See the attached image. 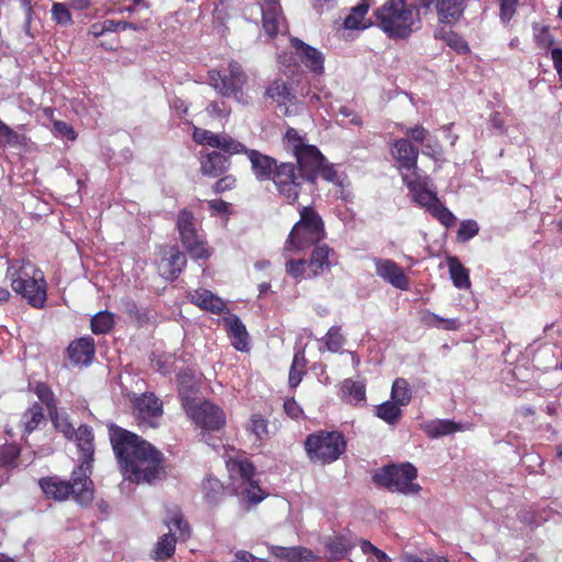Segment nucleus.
Masks as SVG:
<instances>
[{"label": "nucleus", "instance_id": "nucleus-42", "mask_svg": "<svg viewBox=\"0 0 562 562\" xmlns=\"http://www.w3.org/2000/svg\"><path fill=\"white\" fill-rule=\"evenodd\" d=\"M400 404H396L393 400L386 401L376 407V416L384 422L393 425L401 417Z\"/></svg>", "mask_w": 562, "mask_h": 562}, {"label": "nucleus", "instance_id": "nucleus-18", "mask_svg": "<svg viewBox=\"0 0 562 562\" xmlns=\"http://www.w3.org/2000/svg\"><path fill=\"white\" fill-rule=\"evenodd\" d=\"M194 140L214 148H220L228 155L240 154L245 146L227 134H215L207 130L196 128L193 133Z\"/></svg>", "mask_w": 562, "mask_h": 562}, {"label": "nucleus", "instance_id": "nucleus-54", "mask_svg": "<svg viewBox=\"0 0 562 562\" xmlns=\"http://www.w3.org/2000/svg\"><path fill=\"white\" fill-rule=\"evenodd\" d=\"M249 430L258 440H263L268 436L267 422L259 415H254L250 419Z\"/></svg>", "mask_w": 562, "mask_h": 562}, {"label": "nucleus", "instance_id": "nucleus-20", "mask_svg": "<svg viewBox=\"0 0 562 562\" xmlns=\"http://www.w3.org/2000/svg\"><path fill=\"white\" fill-rule=\"evenodd\" d=\"M375 273L396 289L407 290L409 286L408 278L403 269L391 259L374 258Z\"/></svg>", "mask_w": 562, "mask_h": 562}, {"label": "nucleus", "instance_id": "nucleus-33", "mask_svg": "<svg viewBox=\"0 0 562 562\" xmlns=\"http://www.w3.org/2000/svg\"><path fill=\"white\" fill-rule=\"evenodd\" d=\"M323 543L333 559H340L352 549L351 541L345 536L326 537Z\"/></svg>", "mask_w": 562, "mask_h": 562}, {"label": "nucleus", "instance_id": "nucleus-27", "mask_svg": "<svg viewBox=\"0 0 562 562\" xmlns=\"http://www.w3.org/2000/svg\"><path fill=\"white\" fill-rule=\"evenodd\" d=\"M268 549L274 557L289 562H311L317 559V555L312 550L304 547L269 546Z\"/></svg>", "mask_w": 562, "mask_h": 562}, {"label": "nucleus", "instance_id": "nucleus-16", "mask_svg": "<svg viewBox=\"0 0 562 562\" xmlns=\"http://www.w3.org/2000/svg\"><path fill=\"white\" fill-rule=\"evenodd\" d=\"M404 183L413 194V200L431 212L440 203L436 192L431 190L428 177L422 175L404 173Z\"/></svg>", "mask_w": 562, "mask_h": 562}, {"label": "nucleus", "instance_id": "nucleus-56", "mask_svg": "<svg viewBox=\"0 0 562 562\" xmlns=\"http://www.w3.org/2000/svg\"><path fill=\"white\" fill-rule=\"evenodd\" d=\"M308 262L303 259L299 260H289L285 263V271L289 276H291L294 279H300L303 277L305 271V266Z\"/></svg>", "mask_w": 562, "mask_h": 562}, {"label": "nucleus", "instance_id": "nucleus-2", "mask_svg": "<svg viewBox=\"0 0 562 562\" xmlns=\"http://www.w3.org/2000/svg\"><path fill=\"white\" fill-rule=\"evenodd\" d=\"M379 27L392 38H407L422 27L416 5L405 0H389L375 11Z\"/></svg>", "mask_w": 562, "mask_h": 562}, {"label": "nucleus", "instance_id": "nucleus-23", "mask_svg": "<svg viewBox=\"0 0 562 562\" xmlns=\"http://www.w3.org/2000/svg\"><path fill=\"white\" fill-rule=\"evenodd\" d=\"M248 156L251 164V170L259 181L270 180L278 168L277 160L268 155H263L255 149H246L243 151Z\"/></svg>", "mask_w": 562, "mask_h": 562}, {"label": "nucleus", "instance_id": "nucleus-14", "mask_svg": "<svg viewBox=\"0 0 562 562\" xmlns=\"http://www.w3.org/2000/svg\"><path fill=\"white\" fill-rule=\"evenodd\" d=\"M301 179V173L295 172V166L292 162H281L270 180L273 181L279 194L293 204L299 198Z\"/></svg>", "mask_w": 562, "mask_h": 562}, {"label": "nucleus", "instance_id": "nucleus-52", "mask_svg": "<svg viewBox=\"0 0 562 562\" xmlns=\"http://www.w3.org/2000/svg\"><path fill=\"white\" fill-rule=\"evenodd\" d=\"M342 389L356 402L363 401L366 397V389L362 383L355 382L351 380H346L344 382Z\"/></svg>", "mask_w": 562, "mask_h": 562}, {"label": "nucleus", "instance_id": "nucleus-4", "mask_svg": "<svg viewBox=\"0 0 562 562\" xmlns=\"http://www.w3.org/2000/svg\"><path fill=\"white\" fill-rule=\"evenodd\" d=\"M41 487L46 496L64 501L72 496L80 505H88L93 498V484L86 471L75 469L71 481H60L57 477L43 479Z\"/></svg>", "mask_w": 562, "mask_h": 562}, {"label": "nucleus", "instance_id": "nucleus-28", "mask_svg": "<svg viewBox=\"0 0 562 562\" xmlns=\"http://www.w3.org/2000/svg\"><path fill=\"white\" fill-rule=\"evenodd\" d=\"M467 0H437L436 10L441 23L454 24L460 20Z\"/></svg>", "mask_w": 562, "mask_h": 562}, {"label": "nucleus", "instance_id": "nucleus-62", "mask_svg": "<svg viewBox=\"0 0 562 562\" xmlns=\"http://www.w3.org/2000/svg\"><path fill=\"white\" fill-rule=\"evenodd\" d=\"M406 135L411 137L414 142L423 144L427 140L428 131L423 126H415L406 130Z\"/></svg>", "mask_w": 562, "mask_h": 562}, {"label": "nucleus", "instance_id": "nucleus-31", "mask_svg": "<svg viewBox=\"0 0 562 562\" xmlns=\"http://www.w3.org/2000/svg\"><path fill=\"white\" fill-rule=\"evenodd\" d=\"M423 430L431 438H439L463 431L464 425L449 419H437L423 424Z\"/></svg>", "mask_w": 562, "mask_h": 562}, {"label": "nucleus", "instance_id": "nucleus-36", "mask_svg": "<svg viewBox=\"0 0 562 562\" xmlns=\"http://www.w3.org/2000/svg\"><path fill=\"white\" fill-rule=\"evenodd\" d=\"M447 262L453 284L459 289L468 288L469 276L460 260L457 257H448Z\"/></svg>", "mask_w": 562, "mask_h": 562}, {"label": "nucleus", "instance_id": "nucleus-17", "mask_svg": "<svg viewBox=\"0 0 562 562\" xmlns=\"http://www.w3.org/2000/svg\"><path fill=\"white\" fill-rule=\"evenodd\" d=\"M393 158L398 164L402 178L404 173L419 175L417 168V159L419 150L408 138H401L394 142L392 149Z\"/></svg>", "mask_w": 562, "mask_h": 562}, {"label": "nucleus", "instance_id": "nucleus-48", "mask_svg": "<svg viewBox=\"0 0 562 562\" xmlns=\"http://www.w3.org/2000/svg\"><path fill=\"white\" fill-rule=\"evenodd\" d=\"M50 418L56 429L60 431L66 438L71 439L74 437V434L76 432L74 426L68 422L67 417L57 413V408L53 411Z\"/></svg>", "mask_w": 562, "mask_h": 562}, {"label": "nucleus", "instance_id": "nucleus-57", "mask_svg": "<svg viewBox=\"0 0 562 562\" xmlns=\"http://www.w3.org/2000/svg\"><path fill=\"white\" fill-rule=\"evenodd\" d=\"M0 143L4 145H15L19 143V135L10 126L0 120Z\"/></svg>", "mask_w": 562, "mask_h": 562}, {"label": "nucleus", "instance_id": "nucleus-5", "mask_svg": "<svg viewBox=\"0 0 562 562\" xmlns=\"http://www.w3.org/2000/svg\"><path fill=\"white\" fill-rule=\"evenodd\" d=\"M305 451L313 463L329 464L346 450V440L339 431H317L307 436Z\"/></svg>", "mask_w": 562, "mask_h": 562}, {"label": "nucleus", "instance_id": "nucleus-30", "mask_svg": "<svg viewBox=\"0 0 562 562\" xmlns=\"http://www.w3.org/2000/svg\"><path fill=\"white\" fill-rule=\"evenodd\" d=\"M229 160L226 156L212 151L201 160V171L204 176L217 178L228 168Z\"/></svg>", "mask_w": 562, "mask_h": 562}, {"label": "nucleus", "instance_id": "nucleus-10", "mask_svg": "<svg viewBox=\"0 0 562 562\" xmlns=\"http://www.w3.org/2000/svg\"><path fill=\"white\" fill-rule=\"evenodd\" d=\"M247 82V75L237 61H231L227 72L209 71V85L222 97H233L239 103H247L243 87Z\"/></svg>", "mask_w": 562, "mask_h": 562}, {"label": "nucleus", "instance_id": "nucleus-45", "mask_svg": "<svg viewBox=\"0 0 562 562\" xmlns=\"http://www.w3.org/2000/svg\"><path fill=\"white\" fill-rule=\"evenodd\" d=\"M204 498L209 503H216L223 493L222 483L215 477H207L203 483Z\"/></svg>", "mask_w": 562, "mask_h": 562}, {"label": "nucleus", "instance_id": "nucleus-29", "mask_svg": "<svg viewBox=\"0 0 562 562\" xmlns=\"http://www.w3.org/2000/svg\"><path fill=\"white\" fill-rule=\"evenodd\" d=\"M190 301L202 310L220 314L225 308V302L206 289H198L189 294Z\"/></svg>", "mask_w": 562, "mask_h": 562}, {"label": "nucleus", "instance_id": "nucleus-51", "mask_svg": "<svg viewBox=\"0 0 562 562\" xmlns=\"http://www.w3.org/2000/svg\"><path fill=\"white\" fill-rule=\"evenodd\" d=\"M479 233V225L475 221H464L460 224V227L457 232V237L459 241H468L473 238Z\"/></svg>", "mask_w": 562, "mask_h": 562}, {"label": "nucleus", "instance_id": "nucleus-61", "mask_svg": "<svg viewBox=\"0 0 562 562\" xmlns=\"http://www.w3.org/2000/svg\"><path fill=\"white\" fill-rule=\"evenodd\" d=\"M54 130L58 134L65 136L67 139L74 140L77 137V134L74 131V128L68 123H66L64 121H55Z\"/></svg>", "mask_w": 562, "mask_h": 562}, {"label": "nucleus", "instance_id": "nucleus-35", "mask_svg": "<svg viewBox=\"0 0 562 562\" xmlns=\"http://www.w3.org/2000/svg\"><path fill=\"white\" fill-rule=\"evenodd\" d=\"M45 420L43 408L40 404H33L22 416L21 424L24 434H31Z\"/></svg>", "mask_w": 562, "mask_h": 562}, {"label": "nucleus", "instance_id": "nucleus-41", "mask_svg": "<svg viewBox=\"0 0 562 562\" xmlns=\"http://www.w3.org/2000/svg\"><path fill=\"white\" fill-rule=\"evenodd\" d=\"M124 312L127 314L131 321L137 323V325L139 326L150 322L153 318L150 311L142 306H138L133 301L125 302Z\"/></svg>", "mask_w": 562, "mask_h": 562}, {"label": "nucleus", "instance_id": "nucleus-64", "mask_svg": "<svg viewBox=\"0 0 562 562\" xmlns=\"http://www.w3.org/2000/svg\"><path fill=\"white\" fill-rule=\"evenodd\" d=\"M234 184H235V179L232 176H226V177H223L220 180H217L214 183L213 189L216 193H221V192L232 189L234 187Z\"/></svg>", "mask_w": 562, "mask_h": 562}, {"label": "nucleus", "instance_id": "nucleus-24", "mask_svg": "<svg viewBox=\"0 0 562 562\" xmlns=\"http://www.w3.org/2000/svg\"><path fill=\"white\" fill-rule=\"evenodd\" d=\"M67 353L72 364L88 366L94 357V341L89 337L75 340L68 346Z\"/></svg>", "mask_w": 562, "mask_h": 562}, {"label": "nucleus", "instance_id": "nucleus-25", "mask_svg": "<svg viewBox=\"0 0 562 562\" xmlns=\"http://www.w3.org/2000/svg\"><path fill=\"white\" fill-rule=\"evenodd\" d=\"M223 322L235 349L246 351L248 349V333L239 317L231 314L224 317Z\"/></svg>", "mask_w": 562, "mask_h": 562}, {"label": "nucleus", "instance_id": "nucleus-39", "mask_svg": "<svg viewBox=\"0 0 562 562\" xmlns=\"http://www.w3.org/2000/svg\"><path fill=\"white\" fill-rule=\"evenodd\" d=\"M90 325L93 334H106L114 326V315L108 311H101L91 318Z\"/></svg>", "mask_w": 562, "mask_h": 562}, {"label": "nucleus", "instance_id": "nucleus-59", "mask_svg": "<svg viewBox=\"0 0 562 562\" xmlns=\"http://www.w3.org/2000/svg\"><path fill=\"white\" fill-rule=\"evenodd\" d=\"M175 357L172 355L162 356L155 360V366L157 370L167 375L173 371Z\"/></svg>", "mask_w": 562, "mask_h": 562}, {"label": "nucleus", "instance_id": "nucleus-53", "mask_svg": "<svg viewBox=\"0 0 562 562\" xmlns=\"http://www.w3.org/2000/svg\"><path fill=\"white\" fill-rule=\"evenodd\" d=\"M518 0H499V19L507 24L517 11Z\"/></svg>", "mask_w": 562, "mask_h": 562}, {"label": "nucleus", "instance_id": "nucleus-19", "mask_svg": "<svg viewBox=\"0 0 562 562\" xmlns=\"http://www.w3.org/2000/svg\"><path fill=\"white\" fill-rule=\"evenodd\" d=\"M77 448L80 452L78 470L86 471L90 475L94 453V436L92 428L87 425H81L74 434Z\"/></svg>", "mask_w": 562, "mask_h": 562}, {"label": "nucleus", "instance_id": "nucleus-7", "mask_svg": "<svg viewBox=\"0 0 562 562\" xmlns=\"http://www.w3.org/2000/svg\"><path fill=\"white\" fill-rule=\"evenodd\" d=\"M181 402L189 417L202 429H221L225 425L224 412L209 401H200L196 397H191L192 389L187 390L184 381H181ZM190 387H193V385Z\"/></svg>", "mask_w": 562, "mask_h": 562}, {"label": "nucleus", "instance_id": "nucleus-40", "mask_svg": "<svg viewBox=\"0 0 562 562\" xmlns=\"http://www.w3.org/2000/svg\"><path fill=\"white\" fill-rule=\"evenodd\" d=\"M533 41L538 48L548 50L552 49L555 38L550 32L548 25H539L538 23L532 25Z\"/></svg>", "mask_w": 562, "mask_h": 562}, {"label": "nucleus", "instance_id": "nucleus-26", "mask_svg": "<svg viewBox=\"0 0 562 562\" xmlns=\"http://www.w3.org/2000/svg\"><path fill=\"white\" fill-rule=\"evenodd\" d=\"M336 263L334 249L327 245H319L313 249L308 267L312 268V277H317Z\"/></svg>", "mask_w": 562, "mask_h": 562}, {"label": "nucleus", "instance_id": "nucleus-55", "mask_svg": "<svg viewBox=\"0 0 562 562\" xmlns=\"http://www.w3.org/2000/svg\"><path fill=\"white\" fill-rule=\"evenodd\" d=\"M53 19L61 25L71 23V15L69 10L63 3H54L52 8Z\"/></svg>", "mask_w": 562, "mask_h": 562}, {"label": "nucleus", "instance_id": "nucleus-22", "mask_svg": "<svg viewBox=\"0 0 562 562\" xmlns=\"http://www.w3.org/2000/svg\"><path fill=\"white\" fill-rule=\"evenodd\" d=\"M292 46L302 64L313 74L322 75L324 72V55L321 50L312 47L299 38H292Z\"/></svg>", "mask_w": 562, "mask_h": 562}, {"label": "nucleus", "instance_id": "nucleus-15", "mask_svg": "<svg viewBox=\"0 0 562 562\" xmlns=\"http://www.w3.org/2000/svg\"><path fill=\"white\" fill-rule=\"evenodd\" d=\"M135 417L139 426L156 428L162 415V403L153 393H145L134 403Z\"/></svg>", "mask_w": 562, "mask_h": 562}, {"label": "nucleus", "instance_id": "nucleus-46", "mask_svg": "<svg viewBox=\"0 0 562 562\" xmlns=\"http://www.w3.org/2000/svg\"><path fill=\"white\" fill-rule=\"evenodd\" d=\"M437 37H441L450 47L460 54L469 50L468 44L452 31H440L436 33Z\"/></svg>", "mask_w": 562, "mask_h": 562}, {"label": "nucleus", "instance_id": "nucleus-60", "mask_svg": "<svg viewBox=\"0 0 562 562\" xmlns=\"http://www.w3.org/2000/svg\"><path fill=\"white\" fill-rule=\"evenodd\" d=\"M105 29H108L109 32H116L119 30L138 31L140 27L132 22L105 20Z\"/></svg>", "mask_w": 562, "mask_h": 562}, {"label": "nucleus", "instance_id": "nucleus-63", "mask_svg": "<svg viewBox=\"0 0 562 562\" xmlns=\"http://www.w3.org/2000/svg\"><path fill=\"white\" fill-rule=\"evenodd\" d=\"M551 59L553 63V67L559 76V79L562 81V48L555 47L551 49Z\"/></svg>", "mask_w": 562, "mask_h": 562}, {"label": "nucleus", "instance_id": "nucleus-34", "mask_svg": "<svg viewBox=\"0 0 562 562\" xmlns=\"http://www.w3.org/2000/svg\"><path fill=\"white\" fill-rule=\"evenodd\" d=\"M267 95L278 102L279 106L284 109V114H288V102H291L292 94L288 85L281 80L273 81L267 89Z\"/></svg>", "mask_w": 562, "mask_h": 562}, {"label": "nucleus", "instance_id": "nucleus-44", "mask_svg": "<svg viewBox=\"0 0 562 562\" xmlns=\"http://www.w3.org/2000/svg\"><path fill=\"white\" fill-rule=\"evenodd\" d=\"M326 349L330 352H337L345 344V338L340 333L339 326H331L323 338Z\"/></svg>", "mask_w": 562, "mask_h": 562}, {"label": "nucleus", "instance_id": "nucleus-32", "mask_svg": "<svg viewBox=\"0 0 562 562\" xmlns=\"http://www.w3.org/2000/svg\"><path fill=\"white\" fill-rule=\"evenodd\" d=\"M262 27L269 36H273L284 27V18L280 12V7H261Z\"/></svg>", "mask_w": 562, "mask_h": 562}, {"label": "nucleus", "instance_id": "nucleus-12", "mask_svg": "<svg viewBox=\"0 0 562 562\" xmlns=\"http://www.w3.org/2000/svg\"><path fill=\"white\" fill-rule=\"evenodd\" d=\"M417 476L416 468L411 463H403L400 465L385 467L380 473L375 475V481L393 491L403 494H417L420 486L413 481Z\"/></svg>", "mask_w": 562, "mask_h": 562}, {"label": "nucleus", "instance_id": "nucleus-11", "mask_svg": "<svg viewBox=\"0 0 562 562\" xmlns=\"http://www.w3.org/2000/svg\"><path fill=\"white\" fill-rule=\"evenodd\" d=\"M177 229L179 232L182 246L189 252L192 259L206 260L211 256V250L196 228V222L193 213L189 210H181L177 215Z\"/></svg>", "mask_w": 562, "mask_h": 562}, {"label": "nucleus", "instance_id": "nucleus-43", "mask_svg": "<svg viewBox=\"0 0 562 562\" xmlns=\"http://www.w3.org/2000/svg\"><path fill=\"white\" fill-rule=\"evenodd\" d=\"M423 322L428 326L441 328L446 330H457L460 323L456 318H442L431 312H426L423 315Z\"/></svg>", "mask_w": 562, "mask_h": 562}, {"label": "nucleus", "instance_id": "nucleus-58", "mask_svg": "<svg viewBox=\"0 0 562 562\" xmlns=\"http://www.w3.org/2000/svg\"><path fill=\"white\" fill-rule=\"evenodd\" d=\"M181 381H184V385L187 390H190L191 385H193L191 391V397H195V394L199 391L198 382L195 381L193 374L190 371H184L178 374V383H179V394L181 395Z\"/></svg>", "mask_w": 562, "mask_h": 562}, {"label": "nucleus", "instance_id": "nucleus-6", "mask_svg": "<svg viewBox=\"0 0 562 562\" xmlns=\"http://www.w3.org/2000/svg\"><path fill=\"white\" fill-rule=\"evenodd\" d=\"M285 148L295 156L302 179L313 182L317 170L325 162V157L314 145H308L294 128H289L284 135Z\"/></svg>", "mask_w": 562, "mask_h": 562}, {"label": "nucleus", "instance_id": "nucleus-49", "mask_svg": "<svg viewBox=\"0 0 562 562\" xmlns=\"http://www.w3.org/2000/svg\"><path fill=\"white\" fill-rule=\"evenodd\" d=\"M37 397L47 406L49 415L56 409L54 394L44 383H37L34 390Z\"/></svg>", "mask_w": 562, "mask_h": 562}, {"label": "nucleus", "instance_id": "nucleus-37", "mask_svg": "<svg viewBox=\"0 0 562 562\" xmlns=\"http://www.w3.org/2000/svg\"><path fill=\"white\" fill-rule=\"evenodd\" d=\"M391 398L396 404H400V406H406L409 404L412 400V391L406 379L397 378L394 380L391 390Z\"/></svg>", "mask_w": 562, "mask_h": 562}, {"label": "nucleus", "instance_id": "nucleus-21", "mask_svg": "<svg viewBox=\"0 0 562 562\" xmlns=\"http://www.w3.org/2000/svg\"><path fill=\"white\" fill-rule=\"evenodd\" d=\"M187 265V257L176 247L165 249L158 263L159 274L167 280H175Z\"/></svg>", "mask_w": 562, "mask_h": 562}, {"label": "nucleus", "instance_id": "nucleus-50", "mask_svg": "<svg viewBox=\"0 0 562 562\" xmlns=\"http://www.w3.org/2000/svg\"><path fill=\"white\" fill-rule=\"evenodd\" d=\"M430 214L446 227L453 226L457 221L456 216L441 202L435 206Z\"/></svg>", "mask_w": 562, "mask_h": 562}, {"label": "nucleus", "instance_id": "nucleus-38", "mask_svg": "<svg viewBox=\"0 0 562 562\" xmlns=\"http://www.w3.org/2000/svg\"><path fill=\"white\" fill-rule=\"evenodd\" d=\"M368 9L369 4L364 2L353 7L350 13L345 18V27L348 30L366 29L367 24L363 22V19Z\"/></svg>", "mask_w": 562, "mask_h": 562}, {"label": "nucleus", "instance_id": "nucleus-3", "mask_svg": "<svg viewBox=\"0 0 562 562\" xmlns=\"http://www.w3.org/2000/svg\"><path fill=\"white\" fill-rule=\"evenodd\" d=\"M7 279L12 290L25 299L35 308L44 306L46 301V282L42 270L31 261L11 262L7 269Z\"/></svg>", "mask_w": 562, "mask_h": 562}, {"label": "nucleus", "instance_id": "nucleus-13", "mask_svg": "<svg viewBox=\"0 0 562 562\" xmlns=\"http://www.w3.org/2000/svg\"><path fill=\"white\" fill-rule=\"evenodd\" d=\"M166 525L169 532L159 538L155 549L153 550L151 557L156 561H164L173 555L177 543V531L179 532V538H182L183 540L190 537L189 525L183 520V517L179 512H176L171 519L166 521Z\"/></svg>", "mask_w": 562, "mask_h": 562}, {"label": "nucleus", "instance_id": "nucleus-1", "mask_svg": "<svg viewBox=\"0 0 562 562\" xmlns=\"http://www.w3.org/2000/svg\"><path fill=\"white\" fill-rule=\"evenodd\" d=\"M111 443L123 475L131 482L153 483L164 475L162 453L125 429L111 428Z\"/></svg>", "mask_w": 562, "mask_h": 562}, {"label": "nucleus", "instance_id": "nucleus-8", "mask_svg": "<svg viewBox=\"0 0 562 562\" xmlns=\"http://www.w3.org/2000/svg\"><path fill=\"white\" fill-rule=\"evenodd\" d=\"M226 468L236 495H240L244 501L252 505L263 501L266 494L252 480L255 469L249 461L231 458L226 461Z\"/></svg>", "mask_w": 562, "mask_h": 562}, {"label": "nucleus", "instance_id": "nucleus-9", "mask_svg": "<svg viewBox=\"0 0 562 562\" xmlns=\"http://www.w3.org/2000/svg\"><path fill=\"white\" fill-rule=\"evenodd\" d=\"M321 216L310 206L300 210V221L293 226L288 243L295 250L305 249L324 238Z\"/></svg>", "mask_w": 562, "mask_h": 562}, {"label": "nucleus", "instance_id": "nucleus-47", "mask_svg": "<svg viewBox=\"0 0 562 562\" xmlns=\"http://www.w3.org/2000/svg\"><path fill=\"white\" fill-rule=\"evenodd\" d=\"M305 360L303 356L296 353L293 358L292 366L289 372V384L291 387H296L304 374Z\"/></svg>", "mask_w": 562, "mask_h": 562}]
</instances>
